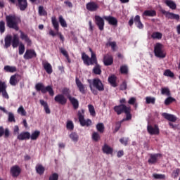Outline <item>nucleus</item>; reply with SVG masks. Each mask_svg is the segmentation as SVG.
Masks as SVG:
<instances>
[{
  "label": "nucleus",
  "instance_id": "43",
  "mask_svg": "<svg viewBox=\"0 0 180 180\" xmlns=\"http://www.w3.org/2000/svg\"><path fill=\"white\" fill-rule=\"evenodd\" d=\"M89 111L91 115V116H93V117H95L96 116V112L95 111V107L92 105V104L88 105Z\"/></svg>",
  "mask_w": 180,
  "mask_h": 180
},
{
  "label": "nucleus",
  "instance_id": "47",
  "mask_svg": "<svg viewBox=\"0 0 180 180\" xmlns=\"http://www.w3.org/2000/svg\"><path fill=\"white\" fill-rule=\"evenodd\" d=\"M66 128L68 130H70V131H72V130H74V122L71 120H68L66 122Z\"/></svg>",
  "mask_w": 180,
  "mask_h": 180
},
{
  "label": "nucleus",
  "instance_id": "61",
  "mask_svg": "<svg viewBox=\"0 0 180 180\" xmlns=\"http://www.w3.org/2000/svg\"><path fill=\"white\" fill-rule=\"evenodd\" d=\"M70 89L68 88H64L63 90H62V95H65V96H67L68 99V96H71V94H70Z\"/></svg>",
  "mask_w": 180,
  "mask_h": 180
},
{
  "label": "nucleus",
  "instance_id": "16",
  "mask_svg": "<svg viewBox=\"0 0 180 180\" xmlns=\"http://www.w3.org/2000/svg\"><path fill=\"white\" fill-rule=\"evenodd\" d=\"M86 8L89 12H96L99 9V6L94 1H90L86 4Z\"/></svg>",
  "mask_w": 180,
  "mask_h": 180
},
{
  "label": "nucleus",
  "instance_id": "31",
  "mask_svg": "<svg viewBox=\"0 0 180 180\" xmlns=\"http://www.w3.org/2000/svg\"><path fill=\"white\" fill-rule=\"evenodd\" d=\"M18 78H20V75H12L10 78V84L13 86H15L18 82L19 81H18Z\"/></svg>",
  "mask_w": 180,
  "mask_h": 180
},
{
  "label": "nucleus",
  "instance_id": "12",
  "mask_svg": "<svg viewBox=\"0 0 180 180\" xmlns=\"http://www.w3.org/2000/svg\"><path fill=\"white\" fill-rule=\"evenodd\" d=\"M55 102L56 103H58L59 105H62L64 106V105H67L68 99L67 98L64 96V94H58L55 96L54 98Z\"/></svg>",
  "mask_w": 180,
  "mask_h": 180
},
{
  "label": "nucleus",
  "instance_id": "46",
  "mask_svg": "<svg viewBox=\"0 0 180 180\" xmlns=\"http://www.w3.org/2000/svg\"><path fill=\"white\" fill-rule=\"evenodd\" d=\"M40 136V131H34L31 135L30 139H31V140H37V139H39V136Z\"/></svg>",
  "mask_w": 180,
  "mask_h": 180
},
{
  "label": "nucleus",
  "instance_id": "11",
  "mask_svg": "<svg viewBox=\"0 0 180 180\" xmlns=\"http://www.w3.org/2000/svg\"><path fill=\"white\" fill-rule=\"evenodd\" d=\"M148 133L151 136H157L160 134V128L158 125L155 124L154 127L152 125H148L147 127Z\"/></svg>",
  "mask_w": 180,
  "mask_h": 180
},
{
  "label": "nucleus",
  "instance_id": "51",
  "mask_svg": "<svg viewBox=\"0 0 180 180\" xmlns=\"http://www.w3.org/2000/svg\"><path fill=\"white\" fill-rule=\"evenodd\" d=\"M96 129L100 133H103L105 131V125H103V123H98L96 125Z\"/></svg>",
  "mask_w": 180,
  "mask_h": 180
},
{
  "label": "nucleus",
  "instance_id": "50",
  "mask_svg": "<svg viewBox=\"0 0 180 180\" xmlns=\"http://www.w3.org/2000/svg\"><path fill=\"white\" fill-rule=\"evenodd\" d=\"M8 88V85H6V82L2 80H0V94L1 92L5 91Z\"/></svg>",
  "mask_w": 180,
  "mask_h": 180
},
{
  "label": "nucleus",
  "instance_id": "41",
  "mask_svg": "<svg viewBox=\"0 0 180 180\" xmlns=\"http://www.w3.org/2000/svg\"><path fill=\"white\" fill-rule=\"evenodd\" d=\"M152 39H158V40H161L162 39V34L159 32H153L151 35Z\"/></svg>",
  "mask_w": 180,
  "mask_h": 180
},
{
  "label": "nucleus",
  "instance_id": "62",
  "mask_svg": "<svg viewBox=\"0 0 180 180\" xmlns=\"http://www.w3.org/2000/svg\"><path fill=\"white\" fill-rule=\"evenodd\" d=\"M127 89V82L126 80L123 81L122 83L120 86V91H126Z\"/></svg>",
  "mask_w": 180,
  "mask_h": 180
},
{
  "label": "nucleus",
  "instance_id": "59",
  "mask_svg": "<svg viewBox=\"0 0 180 180\" xmlns=\"http://www.w3.org/2000/svg\"><path fill=\"white\" fill-rule=\"evenodd\" d=\"M153 176L155 179H165V174H160L157 173H154Z\"/></svg>",
  "mask_w": 180,
  "mask_h": 180
},
{
  "label": "nucleus",
  "instance_id": "45",
  "mask_svg": "<svg viewBox=\"0 0 180 180\" xmlns=\"http://www.w3.org/2000/svg\"><path fill=\"white\" fill-rule=\"evenodd\" d=\"M105 46L107 47H111L112 49V51H115V50H116V41H108L106 44H105Z\"/></svg>",
  "mask_w": 180,
  "mask_h": 180
},
{
  "label": "nucleus",
  "instance_id": "19",
  "mask_svg": "<svg viewBox=\"0 0 180 180\" xmlns=\"http://www.w3.org/2000/svg\"><path fill=\"white\" fill-rule=\"evenodd\" d=\"M104 65L106 67L112 65L113 64V57L109 54H107L103 58Z\"/></svg>",
  "mask_w": 180,
  "mask_h": 180
},
{
  "label": "nucleus",
  "instance_id": "35",
  "mask_svg": "<svg viewBox=\"0 0 180 180\" xmlns=\"http://www.w3.org/2000/svg\"><path fill=\"white\" fill-rule=\"evenodd\" d=\"M19 46V37L18 34H14L12 40V46L13 49H16Z\"/></svg>",
  "mask_w": 180,
  "mask_h": 180
},
{
  "label": "nucleus",
  "instance_id": "28",
  "mask_svg": "<svg viewBox=\"0 0 180 180\" xmlns=\"http://www.w3.org/2000/svg\"><path fill=\"white\" fill-rule=\"evenodd\" d=\"M20 33V39L21 40H24L25 43H27L28 45L32 44V40L29 38L27 34H25L22 30L19 31Z\"/></svg>",
  "mask_w": 180,
  "mask_h": 180
},
{
  "label": "nucleus",
  "instance_id": "36",
  "mask_svg": "<svg viewBox=\"0 0 180 180\" xmlns=\"http://www.w3.org/2000/svg\"><path fill=\"white\" fill-rule=\"evenodd\" d=\"M116 77L115 75L110 76L108 77V82L110 84L113 88H116L117 86V83H116Z\"/></svg>",
  "mask_w": 180,
  "mask_h": 180
},
{
  "label": "nucleus",
  "instance_id": "56",
  "mask_svg": "<svg viewBox=\"0 0 180 180\" xmlns=\"http://www.w3.org/2000/svg\"><path fill=\"white\" fill-rule=\"evenodd\" d=\"M25 45L22 43H20L18 47V53L20 56H22L25 53Z\"/></svg>",
  "mask_w": 180,
  "mask_h": 180
},
{
  "label": "nucleus",
  "instance_id": "14",
  "mask_svg": "<svg viewBox=\"0 0 180 180\" xmlns=\"http://www.w3.org/2000/svg\"><path fill=\"white\" fill-rule=\"evenodd\" d=\"M22 172V169L18 165H14L11 167L10 174L12 175L13 178H18Z\"/></svg>",
  "mask_w": 180,
  "mask_h": 180
},
{
  "label": "nucleus",
  "instance_id": "26",
  "mask_svg": "<svg viewBox=\"0 0 180 180\" xmlns=\"http://www.w3.org/2000/svg\"><path fill=\"white\" fill-rule=\"evenodd\" d=\"M158 157H161V154H151L150 158L148 160V164H155L158 160Z\"/></svg>",
  "mask_w": 180,
  "mask_h": 180
},
{
  "label": "nucleus",
  "instance_id": "53",
  "mask_svg": "<svg viewBox=\"0 0 180 180\" xmlns=\"http://www.w3.org/2000/svg\"><path fill=\"white\" fill-rule=\"evenodd\" d=\"M88 82L89 84V88H90V91H91L93 95H98V90L94 89V87H92V81L91 79H88Z\"/></svg>",
  "mask_w": 180,
  "mask_h": 180
},
{
  "label": "nucleus",
  "instance_id": "22",
  "mask_svg": "<svg viewBox=\"0 0 180 180\" xmlns=\"http://www.w3.org/2000/svg\"><path fill=\"white\" fill-rule=\"evenodd\" d=\"M18 140H29L30 139V133L29 131L21 132L17 136Z\"/></svg>",
  "mask_w": 180,
  "mask_h": 180
},
{
  "label": "nucleus",
  "instance_id": "33",
  "mask_svg": "<svg viewBox=\"0 0 180 180\" xmlns=\"http://www.w3.org/2000/svg\"><path fill=\"white\" fill-rule=\"evenodd\" d=\"M165 4L167 6H169L170 9H172V11H175V9H176V4H175L172 0H166Z\"/></svg>",
  "mask_w": 180,
  "mask_h": 180
},
{
  "label": "nucleus",
  "instance_id": "42",
  "mask_svg": "<svg viewBox=\"0 0 180 180\" xmlns=\"http://www.w3.org/2000/svg\"><path fill=\"white\" fill-rule=\"evenodd\" d=\"M173 102H176V100L174 97H171L169 96V97H167L165 101V105H166V106H168V105H171V103H172Z\"/></svg>",
  "mask_w": 180,
  "mask_h": 180
},
{
  "label": "nucleus",
  "instance_id": "48",
  "mask_svg": "<svg viewBox=\"0 0 180 180\" xmlns=\"http://www.w3.org/2000/svg\"><path fill=\"white\" fill-rule=\"evenodd\" d=\"M163 75H165V77H169L170 78H174L175 77L174 72H172L169 69L166 70L164 72Z\"/></svg>",
  "mask_w": 180,
  "mask_h": 180
},
{
  "label": "nucleus",
  "instance_id": "60",
  "mask_svg": "<svg viewBox=\"0 0 180 180\" xmlns=\"http://www.w3.org/2000/svg\"><path fill=\"white\" fill-rule=\"evenodd\" d=\"M6 27H5V21L1 20L0 21V33L2 34L5 33Z\"/></svg>",
  "mask_w": 180,
  "mask_h": 180
},
{
  "label": "nucleus",
  "instance_id": "17",
  "mask_svg": "<svg viewBox=\"0 0 180 180\" xmlns=\"http://www.w3.org/2000/svg\"><path fill=\"white\" fill-rule=\"evenodd\" d=\"M0 110H2V112L6 115H8V120L10 123H16V120H15V115H13V112H8L5 108L1 106H0Z\"/></svg>",
  "mask_w": 180,
  "mask_h": 180
},
{
  "label": "nucleus",
  "instance_id": "6",
  "mask_svg": "<svg viewBox=\"0 0 180 180\" xmlns=\"http://www.w3.org/2000/svg\"><path fill=\"white\" fill-rule=\"evenodd\" d=\"M84 112L85 111L84 110H79L77 112V116L81 126H86L88 127L92 124V121L89 119L85 120L84 117Z\"/></svg>",
  "mask_w": 180,
  "mask_h": 180
},
{
  "label": "nucleus",
  "instance_id": "54",
  "mask_svg": "<svg viewBox=\"0 0 180 180\" xmlns=\"http://www.w3.org/2000/svg\"><path fill=\"white\" fill-rule=\"evenodd\" d=\"M120 72L121 74H128L129 73V68L127 65H124L120 67Z\"/></svg>",
  "mask_w": 180,
  "mask_h": 180
},
{
  "label": "nucleus",
  "instance_id": "24",
  "mask_svg": "<svg viewBox=\"0 0 180 180\" xmlns=\"http://www.w3.org/2000/svg\"><path fill=\"white\" fill-rule=\"evenodd\" d=\"M42 65L47 74L53 73V66H51V64L49 63V62H43Z\"/></svg>",
  "mask_w": 180,
  "mask_h": 180
},
{
  "label": "nucleus",
  "instance_id": "63",
  "mask_svg": "<svg viewBox=\"0 0 180 180\" xmlns=\"http://www.w3.org/2000/svg\"><path fill=\"white\" fill-rule=\"evenodd\" d=\"M92 139L94 141H99L101 136H99V134H98V132H94L92 134Z\"/></svg>",
  "mask_w": 180,
  "mask_h": 180
},
{
  "label": "nucleus",
  "instance_id": "9",
  "mask_svg": "<svg viewBox=\"0 0 180 180\" xmlns=\"http://www.w3.org/2000/svg\"><path fill=\"white\" fill-rule=\"evenodd\" d=\"M105 18L101 17L100 15L94 16V22L96 26H98L99 30L102 32L105 29Z\"/></svg>",
  "mask_w": 180,
  "mask_h": 180
},
{
  "label": "nucleus",
  "instance_id": "57",
  "mask_svg": "<svg viewBox=\"0 0 180 180\" xmlns=\"http://www.w3.org/2000/svg\"><path fill=\"white\" fill-rule=\"evenodd\" d=\"M59 22L60 23L62 27H67V22L65 21V20H64L63 15L59 16Z\"/></svg>",
  "mask_w": 180,
  "mask_h": 180
},
{
  "label": "nucleus",
  "instance_id": "1",
  "mask_svg": "<svg viewBox=\"0 0 180 180\" xmlns=\"http://www.w3.org/2000/svg\"><path fill=\"white\" fill-rule=\"evenodd\" d=\"M89 51L91 53V58L83 52L82 53V60L85 65H95L94 68H93V72L96 75H101L102 74V69L101 68V65L98 63V58H96V53H94L92 49L89 48Z\"/></svg>",
  "mask_w": 180,
  "mask_h": 180
},
{
  "label": "nucleus",
  "instance_id": "44",
  "mask_svg": "<svg viewBox=\"0 0 180 180\" xmlns=\"http://www.w3.org/2000/svg\"><path fill=\"white\" fill-rule=\"evenodd\" d=\"M146 102L147 105H150V103H151L152 105H155V98L151 97V96H147L146 97Z\"/></svg>",
  "mask_w": 180,
  "mask_h": 180
},
{
  "label": "nucleus",
  "instance_id": "52",
  "mask_svg": "<svg viewBox=\"0 0 180 180\" xmlns=\"http://www.w3.org/2000/svg\"><path fill=\"white\" fill-rule=\"evenodd\" d=\"M179 174H180V169H176L174 170H173L172 173V178H174V179H176V178L178 176H179Z\"/></svg>",
  "mask_w": 180,
  "mask_h": 180
},
{
  "label": "nucleus",
  "instance_id": "27",
  "mask_svg": "<svg viewBox=\"0 0 180 180\" xmlns=\"http://www.w3.org/2000/svg\"><path fill=\"white\" fill-rule=\"evenodd\" d=\"M102 151L104 154H112L113 153V148H112L109 145L105 143L102 147Z\"/></svg>",
  "mask_w": 180,
  "mask_h": 180
},
{
  "label": "nucleus",
  "instance_id": "7",
  "mask_svg": "<svg viewBox=\"0 0 180 180\" xmlns=\"http://www.w3.org/2000/svg\"><path fill=\"white\" fill-rule=\"evenodd\" d=\"M9 2L13 4V5H16V6H18L20 11H24L27 9L28 4L27 0H8Z\"/></svg>",
  "mask_w": 180,
  "mask_h": 180
},
{
  "label": "nucleus",
  "instance_id": "10",
  "mask_svg": "<svg viewBox=\"0 0 180 180\" xmlns=\"http://www.w3.org/2000/svg\"><path fill=\"white\" fill-rule=\"evenodd\" d=\"M75 82L79 93L85 95V94H86V86L82 84V82L77 77L75 78Z\"/></svg>",
  "mask_w": 180,
  "mask_h": 180
},
{
  "label": "nucleus",
  "instance_id": "18",
  "mask_svg": "<svg viewBox=\"0 0 180 180\" xmlns=\"http://www.w3.org/2000/svg\"><path fill=\"white\" fill-rule=\"evenodd\" d=\"M103 19L106 20L109 23V25H111V26H117V19L112 15H104Z\"/></svg>",
  "mask_w": 180,
  "mask_h": 180
},
{
  "label": "nucleus",
  "instance_id": "21",
  "mask_svg": "<svg viewBox=\"0 0 180 180\" xmlns=\"http://www.w3.org/2000/svg\"><path fill=\"white\" fill-rule=\"evenodd\" d=\"M68 100L70 101V103L72 105L73 109L76 110V109H78V108H79V102L77 98L71 96H69Z\"/></svg>",
  "mask_w": 180,
  "mask_h": 180
},
{
  "label": "nucleus",
  "instance_id": "49",
  "mask_svg": "<svg viewBox=\"0 0 180 180\" xmlns=\"http://www.w3.org/2000/svg\"><path fill=\"white\" fill-rule=\"evenodd\" d=\"M161 94H162V95H166L167 96H171V91H169V89H168L167 87L162 88Z\"/></svg>",
  "mask_w": 180,
  "mask_h": 180
},
{
  "label": "nucleus",
  "instance_id": "5",
  "mask_svg": "<svg viewBox=\"0 0 180 180\" xmlns=\"http://www.w3.org/2000/svg\"><path fill=\"white\" fill-rule=\"evenodd\" d=\"M164 46L161 43H156L154 46V54L158 58H165L167 53L162 50Z\"/></svg>",
  "mask_w": 180,
  "mask_h": 180
},
{
  "label": "nucleus",
  "instance_id": "64",
  "mask_svg": "<svg viewBox=\"0 0 180 180\" xmlns=\"http://www.w3.org/2000/svg\"><path fill=\"white\" fill-rule=\"evenodd\" d=\"M49 180H58V174L57 173L52 174L49 176Z\"/></svg>",
  "mask_w": 180,
  "mask_h": 180
},
{
  "label": "nucleus",
  "instance_id": "38",
  "mask_svg": "<svg viewBox=\"0 0 180 180\" xmlns=\"http://www.w3.org/2000/svg\"><path fill=\"white\" fill-rule=\"evenodd\" d=\"M4 70L6 72H16L17 69L15 66L6 65L4 66Z\"/></svg>",
  "mask_w": 180,
  "mask_h": 180
},
{
  "label": "nucleus",
  "instance_id": "25",
  "mask_svg": "<svg viewBox=\"0 0 180 180\" xmlns=\"http://www.w3.org/2000/svg\"><path fill=\"white\" fill-rule=\"evenodd\" d=\"M134 22L136 26L138 27V29H143L144 28V25H143V22H141L140 15H136L134 19Z\"/></svg>",
  "mask_w": 180,
  "mask_h": 180
},
{
  "label": "nucleus",
  "instance_id": "23",
  "mask_svg": "<svg viewBox=\"0 0 180 180\" xmlns=\"http://www.w3.org/2000/svg\"><path fill=\"white\" fill-rule=\"evenodd\" d=\"M162 116L165 117L167 120H169V122H176V117L174 115L168 114L167 112H163L162 114Z\"/></svg>",
  "mask_w": 180,
  "mask_h": 180
},
{
  "label": "nucleus",
  "instance_id": "13",
  "mask_svg": "<svg viewBox=\"0 0 180 180\" xmlns=\"http://www.w3.org/2000/svg\"><path fill=\"white\" fill-rule=\"evenodd\" d=\"M37 57V53H36V51L34 49H27L23 58L25 60H32V58H34Z\"/></svg>",
  "mask_w": 180,
  "mask_h": 180
},
{
  "label": "nucleus",
  "instance_id": "39",
  "mask_svg": "<svg viewBox=\"0 0 180 180\" xmlns=\"http://www.w3.org/2000/svg\"><path fill=\"white\" fill-rule=\"evenodd\" d=\"M60 53L65 57V58L68 60V63H71V60L70 59V56L68 55V52L64 48H60L59 49Z\"/></svg>",
  "mask_w": 180,
  "mask_h": 180
},
{
  "label": "nucleus",
  "instance_id": "34",
  "mask_svg": "<svg viewBox=\"0 0 180 180\" xmlns=\"http://www.w3.org/2000/svg\"><path fill=\"white\" fill-rule=\"evenodd\" d=\"M51 22L55 30H56V32H58L60 29V25L58 24V21H57V18H56V16L51 17Z\"/></svg>",
  "mask_w": 180,
  "mask_h": 180
},
{
  "label": "nucleus",
  "instance_id": "2",
  "mask_svg": "<svg viewBox=\"0 0 180 180\" xmlns=\"http://www.w3.org/2000/svg\"><path fill=\"white\" fill-rule=\"evenodd\" d=\"M6 26L9 29H13L15 32L19 30V23H20V18L16 15L10 14L6 15Z\"/></svg>",
  "mask_w": 180,
  "mask_h": 180
},
{
  "label": "nucleus",
  "instance_id": "37",
  "mask_svg": "<svg viewBox=\"0 0 180 180\" xmlns=\"http://www.w3.org/2000/svg\"><path fill=\"white\" fill-rule=\"evenodd\" d=\"M70 139H71L72 141H74V143H77L78 140H79V136H78V134L77 132H72L69 135Z\"/></svg>",
  "mask_w": 180,
  "mask_h": 180
},
{
  "label": "nucleus",
  "instance_id": "4",
  "mask_svg": "<svg viewBox=\"0 0 180 180\" xmlns=\"http://www.w3.org/2000/svg\"><path fill=\"white\" fill-rule=\"evenodd\" d=\"M114 112L118 115H122V113L127 115L131 113V108L130 106H127L124 104H120L114 107Z\"/></svg>",
  "mask_w": 180,
  "mask_h": 180
},
{
  "label": "nucleus",
  "instance_id": "30",
  "mask_svg": "<svg viewBox=\"0 0 180 180\" xmlns=\"http://www.w3.org/2000/svg\"><path fill=\"white\" fill-rule=\"evenodd\" d=\"M4 43L5 49H9L11 44H12V35H6L4 39Z\"/></svg>",
  "mask_w": 180,
  "mask_h": 180
},
{
  "label": "nucleus",
  "instance_id": "8",
  "mask_svg": "<svg viewBox=\"0 0 180 180\" xmlns=\"http://www.w3.org/2000/svg\"><path fill=\"white\" fill-rule=\"evenodd\" d=\"M93 86L97 89V91H99L100 92H102L105 91V86L103 85V83H102V80L99 78H95L93 79Z\"/></svg>",
  "mask_w": 180,
  "mask_h": 180
},
{
  "label": "nucleus",
  "instance_id": "55",
  "mask_svg": "<svg viewBox=\"0 0 180 180\" xmlns=\"http://www.w3.org/2000/svg\"><path fill=\"white\" fill-rule=\"evenodd\" d=\"M18 113L21 115V116H26V110L23 108V105H20L18 109Z\"/></svg>",
  "mask_w": 180,
  "mask_h": 180
},
{
  "label": "nucleus",
  "instance_id": "32",
  "mask_svg": "<svg viewBox=\"0 0 180 180\" xmlns=\"http://www.w3.org/2000/svg\"><path fill=\"white\" fill-rule=\"evenodd\" d=\"M36 172L39 175H43L44 174V171H46V169L44 167H43V165H37L35 167Z\"/></svg>",
  "mask_w": 180,
  "mask_h": 180
},
{
  "label": "nucleus",
  "instance_id": "58",
  "mask_svg": "<svg viewBox=\"0 0 180 180\" xmlns=\"http://www.w3.org/2000/svg\"><path fill=\"white\" fill-rule=\"evenodd\" d=\"M125 115H126V117L123 118L121 121H120V122H118V123H120L121 125H122V123H123V122L131 120V117H132L131 112L129 114H125Z\"/></svg>",
  "mask_w": 180,
  "mask_h": 180
},
{
  "label": "nucleus",
  "instance_id": "15",
  "mask_svg": "<svg viewBox=\"0 0 180 180\" xmlns=\"http://www.w3.org/2000/svg\"><path fill=\"white\" fill-rule=\"evenodd\" d=\"M162 13L165 15L167 19H171L174 20H179L180 16L178 14L171 13L169 11H166L165 10L162 11Z\"/></svg>",
  "mask_w": 180,
  "mask_h": 180
},
{
  "label": "nucleus",
  "instance_id": "20",
  "mask_svg": "<svg viewBox=\"0 0 180 180\" xmlns=\"http://www.w3.org/2000/svg\"><path fill=\"white\" fill-rule=\"evenodd\" d=\"M154 16H157V12L155 10H146L143 13H142V17L143 18H154Z\"/></svg>",
  "mask_w": 180,
  "mask_h": 180
},
{
  "label": "nucleus",
  "instance_id": "40",
  "mask_svg": "<svg viewBox=\"0 0 180 180\" xmlns=\"http://www.w3.org/2000/svg\"><path fill=\"white\" fill-rule=\"evenodd\" d=\"M38 13L39 16H47V11L44 10V7L39 6L38 8Z\"/></svg>",
  "mask_w": 180,
  "mask_h": 180
},
{
  "label": "nucleus",
  "instance_id": "3",
  "mask_svg": "<svg viewBox=\"0 0 180 180\" xmlns=\"http://www.w3.org/2000/svg\"><path fill=\"white\" fill-rule=\"evenodd\" d=\"M35 89L37 92H41L43 94L48 92L50 96H54V90H53V86L51 85L46 86L44 84L39 82L35 85Z\"/></svg>",
  "mask_w": 180,
  "mask_h": 180
},
{
  "label": "nucleus",
  "instance_id": "29",
  "mask_svg": "<svg viewBox=\"0 0 180 180\" xmlns=\"http://www.w3.org/2000/svg\"><path fill=\"white\" fill-rule=\"evenodd\" d=\"M39 103L44 107L45 112L47 115H50L51 113V110H50V108H49V104L47 102L44 101V100H39Z\"/></svg>",
  "mask_w": 180,
  "mask_h": 180
}]
</instances>
